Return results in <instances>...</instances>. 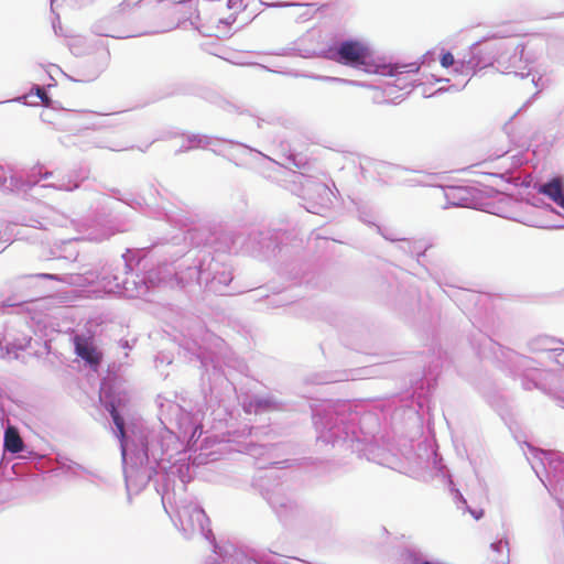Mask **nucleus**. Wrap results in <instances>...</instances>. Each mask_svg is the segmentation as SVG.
<instances>
[{
  "mask_svg": "<svg viewBox=\"0 0 564 564\" xmlns=\"http://www.w3.org/2000/svg\"><path fill=\"white\" fill-rule=\"evenodd\" d=\"M479 53H489V54H492L490 61H489V65H492L494 62L498 58L499 54H498V50L496 47H491V46H488V47H484L479 51Z\"/></svg>",
  "mask_w": 564,
  "mask_h": 564,
  "instance_id": "obj_8",
  "label": "nucleus"
},
{
  "mask_svg": "<svg viewBox=\"0 0 564 564\" xmlns=\"http://www.w3.org/2000/svg\"><path fill=\"white\" fill-rule=\"evenodd\" d=\"M182 517L189 522L188 525L185 527L184 522L182 521L183 529L185 531L186 530L193 531L195 529L193 520L195 519L199 523V525H202L203 520L206 518V513L204 512L203 509H200L198 507H193V508H185L183 510Z\"/></svg>",
  "mask_w": 564,
  "mask_h": 564,
  "instance_id": "obj_5",
  "label": "nucleus"
},
{
  "mask_svg": "<svg viewBox=\"0 0 564 564\" xmlns=\"http://www.w3.org/2000/svg\"><path fill=\"white\" fill-rule=\"evenodd\" d=\"M108 411L112 417V421L117 427V434L121 442L126 438V430H124V420L120 415V413L117 411V408L113 403H110L108 405Z\"/></svg>",
  "mask_w": 564,
  "mask_h": 564,
  "instance_id": "obj_6",
  "label": "nucleus"
},
{
  "mask_svg": "<svg viewBox=\"0 0 564 564\" xmlns=\"http://www.w3.org/2000/svg\"><path fill=\"white\" fill-rule=\"evenodd\" d=\"M508 544L507 542L503 543L502 541H499L497 543H492L490 545V549L494 551V552H497V553H503L505 549H507Z\"/></svg>",
  "mask_w": 564,
  "mask_h": 564,
  "instance_id": "obj_9",
  "label": "nucleus"
},
{
  "mask_svg": "<svg viewBox=\"0 0 564 564\" xmlns=\"http://www.w3.org/2000/svg\"><path fill=\"white\" fill-rule=\"evenodd\" d=\"M4 448L10 453H19L23 449V441L13 426H9L4 433Z\"/></svg>",
  "mask_w": 564,
  "mask_h": 564,
  "instance_id": "obj_4",
  "label": "nucleus"
},
{
  "mask_svg": "<svg viewBox=\"0 0 564 564\" xmlns=\"http://www.w3.org/2000/svg\"><path fill=\"white\" fill-rule=\"evenodd\" d=\"M75 352L87 364L98 367L102 360V354L94 345V336L76 335L74 337Z\"/></svg>",
  "mask_w": 564,
  "mask_h": 564,
  "instance_id": "obj_2",
  "label": "nucleus"
},
{
  "mask_svg": "<svg viewBox=\"0 0 564 564\" xmlns=\"http://www.w3.org/2000/svg\"><path fill=\"white\" fill-rule=\"evenodd\" d=\"M41 276L45 279H54L52 274H41Z\"/></svg>",
  "mask_w": 564,
  "mask_h": 564,
  "instance_id": "obj_11",
  "label": "nucleus"
},
{
  "mask_svg": "<svg viewBox=\"0 0 564 564\" xmlns=\"http://www.w3.org/2000/svg\"><path fill=\"white\" fill-rule=\"evenodd\" d=\"M37 96L42 99L45 106H50V98L43 88H36Z\"/></svg>",
  "mask_w": 564,
  "mask_h": 564,
  "instance_id": "obj_10",
  "label": "nucleus"
},
{
  "mask_svg": "<svg viewBox=\"0 0 564 564\" xmlns=\"http://www.w3.org/2000/svg\"><path fill=\"white\" fill-rule=\"evenodd\" d=\"M324 57L352 68L371 65L372 51L370 46L357 39H347L324 52Z\"/></svg>",
  "mask_w": 564,
  "mask_h": 564,
  "instance_id": "obj_1",
  "label": "nucleus"
},
{
  "mask_svg": "<svg viewBox=\"0 0 564 564\" xmlns=\"http://www.w3.org/2000/svg\"><path fill=\"white\" fill-rule=\"evenodd\" d=\"M455 63V58L451 52H445L441 56V65L445 68L453 66Z\"/></svg>",
  "mask_w": 564,
  "mask_h": 564,
  "instance_id": "obj_7",
  "label": "nucleus"
},
{
  "mask_svg": "<svg viewBox=\"0 0 564 564\" xmlns=\"http://www.w3.org/2000/svg\"><path fill=\"white\" fill-rule=\"evenodd\" d=\"M538 193L545 195L564 210V182L561 177H554L540 185Z\"/></svg>",
  "mask_w": 564,
  "mask_h": 564,
  "instance_id": "obj_3",
  "label": "nucleus"
},
{
  "mask_svg": "<svg viewBox=\"0 0 564 564\" xmlns=\"http://www.w3.org/2000/svg\"><path fill=\"white\" fill-rule=\"evenodd\" d=\"M491 562H495L496 564H499L500 561L497 560V558H491Z\"/></svg>",
  "mask_w": 564,
  "mask_h": 564,
  "instance_id": "obj_12",
  "label": "nucleus"
}]
</instances>
